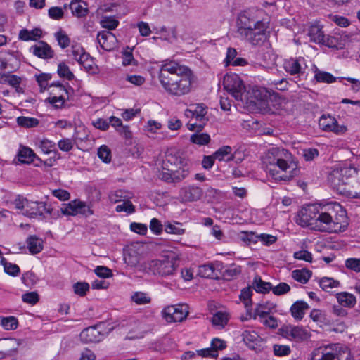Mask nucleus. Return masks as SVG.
I'll list each match as a JSON object with an SVG mask.
<instances>
[{
	"label": "nucleus",
	"instance_id": "f257e3e1",
	"mask_svg": "<svg viewBox=\"0 0 360 360\" xmlns=\"http://www.w3.org/2000/svg\"><path fill=\"white\" fill-rule=\"evenodd\" d=\"M263 163L272 177L278 181H290L298 175L299 169L292 161V155L284 148L272 147L263 157Z\"/></svg>",
	"mask_w": 360,
	"mask_h": 360
},
{
	"label": "nucleus",
	"instance_id": "f03ea898",
	"mask_svg": "<svg viewBox=\"0 0 360 360\" xmlns=\"http://www.w3.org/2000/svg\"><path fill=\"white\" fill-rule=\"evenodd\" d=\"M316 217L317 221L313 229L320 231H343L348 224L346 212L338 202L320 207Z\"/></svg>",
	"mask_w": 360,
	"mask_h": 360
},
{
	"label": "nucleus",
	"instance_id": "7ed1b4c3",
	"mask_svg": "<svg viewBox=\"0 0 360 360\" xmlns=\"http://www.w3.org/2000/svg\"><path fill=\"white\" fill-rule=\"evenodd\" d=\"M146 267L154 275L167 276L173 275L176 270V259L168 257L162 259H153L147 264Z\"/></svg>",
	"mask_w": 360,
	"mask_h": 360
},
{
	"label": "nucleus",
	"instance_id": "20e7f679",
	"mask_svg": "<svg viewBox=\"0 0 360 360\" xmlns=\"http://www.w3.org/2000/svg\"><path fill=\"white\" fill-rule=\"evenodd\" d=\"M352 173H356L355 169L342 168L334 170L329 174L328 179L334 189L343 194L342 189L348 188L350 184L349 179L347 176H352Z\"/></svg>",
	"mask_w": 360,
	"mask_h": 360
},
{
	"label": "nucleus",
	"instance_id": "39448f33",
	"mask_svg": "<svg viewBox=\"0 0 360 360\" xmlns=\"http://www.w3.org/2000/svg\"><path fill=\"white\" fill-rule=\"evenodd\" d=\"M190 107L193 108V120L195 122H188L187 128L189 131H202L209 121L207 117V108L203 103L192 104Z\"/></svg>",
	"mask_w": 360,
	"mask_h": 360
},
{
	"label": "nucleus",
	"instance_id": "423d86ee",
	"mask_svg": "<svg viewBox=\"0 0 360 360\" xmlns=\"http://www.w3.org/2000/svg\"><path fill=\"white\" fill-rule=\"evenodd\" d=\"M112 329L110 328L106 330L103 323H99L84 329L80 335V339L83 342H98L102 340Z\"/></svg>",
	"mask_w": 360,
	"mask_h": 360
},
{
	"label": "nucleus",
	"instance_id": "0eeeda50",
	"mask_svg": "<svg viewBox=\"0 0 360 360\" xmlns=\"http://www.w3.org/2000/svg\"><path fill=\"white\" fill-rule=\"evenodd\" d=\"M188 309L187 304L171 305L164 308L162 314L168 323L181 322L188 315Z\"/></svg>",
	"mask_w": 360,
	"mask_h": 360
},
{
	"label": "nucleus",
	"instance_id": "6e6552de",
	"mask_svg": "<svg viewBox=\"0 0 360 360\" xmlns=\"http://www.w3.org/2000/svg\"><path fill=\"white\" fill-rule=\"evenodd\" d=\"M188 72V68L187 66L179 65L173 60L166 62L161 67L159 75L160 81L161 83L167 84L168 80H165L168 79V75L179 77L180 75Z\"/></svg>",
	"mask_w": 360,
	"mask_h": 360
},
{
	"label": "nucleus",
	"instance_id": "1a4fd4ad",
	"mask_svg": "<svg viewBox=\"0 0 360 360\" xmlns=\"http://www.w3.org/2000/svg\"><path fill=\"white\" fill-rule=\"evenodd\" d=\"M341 349L338 344L319 347L312 352L311 360H340Z\"/></svg>",
	"mask_w": 360,
	"mask_h": 360
},
{
	"label": "nucleus",
	"instance_id": "9d476101",
	"mask_svg": "<svg viewBox=\"0 0 360 360\" xmlns=\"http://www.w3.org/2000/svg\"><path fill=\"white\" fill-rule=\"evenodd\" d=\"M253 46H261L267 41L269 32L266 31V26L264 22L260 23L258 27H255L252 31L247 34V36L242 37Z\"/></svg>",
	"mask_w": 360,
	"mask_h": 360
},
{
	"label": "nucleus",
	"instance_id": "9b49d317",
	"mask_svg": "<svg viewBox=\"0 0 360 360\" xmlns=\"http://www.w3.org/2000/svg\"><path fill=\"white\" fill-rule=\"evenodd\" d=\"M61 212L64 215L75 216L77 214H83L89 216L93 214V210L86 202L79 200H74L70 202L65 206L61 208Z\"/></svg>",
	"mask_w": 360,
	"mask_h": 360
},
{
	"label": "nucleus",
	"instance_id": "f8f14e48",
	"mask_svg": "<svg viewBox=\"0 0 360 360\" xmlns=\"http://www.w3.org/2000/svg\"><path fill=\"white\" fill-rule=\"evenodd\" d=\"M318 211L319 207L316 205H309L303 207L299 214V224L302 226H309L313 229V226H315L317 221Z\"/></svg>",
	"mask_w": 360,
	"mask_h": 360
},
{
	"label": "nucleus",
	"instance_id": "ddd939ff",
	"mask_svg": "<svg viewBox=\"0 0 360 360\" xmlns=\"http://www.w3.org/2000/svg\"><path fill=\"white\" fill-rule=\"evenodd\" d=\"M224 90H256L255 86H246L240 76L235 73H227L224 76Z\"/></svg>",
	"mask_w": 360,
	"mask_h": 360
},
{
	"label": "nucleus",
	"instance_id": "4468645a",
	"mask_svg": "<svg viewBox=\"0 0 360 360\" xmlns=\"http://www.w3.org/2000/svg\"><path fill=\"white\" fill-rule=\"evenodd\" d=\"M53 209L44 202H26V208L23 214L30 217L35 218L37 216H44V212L51 214Z\"/></svg>",
	"mask_w": 360,
	"mask_h": 360
},
{
	"label": "nucleus",
	"instance_id": "2eb2a0df",
	"mask_svg": "<svg viewBox=\"0 0 360 360\" xmlns=\"http://www.w3.org/2000/svg\"><path fill=\"white\" fill-rule=\"evenodd\" d=\"M315 79L318 82L332 83L338 82H343L345 78H336L330 73L327 72L318 71L315 74ZM346 80L351 84V88L353 90H360V81L353 78H347Z\"/></svg>",
	"mask_w": 360,
	"mask_h": 360
},
{
	"label": "nucleus",
	"instance_id": "dca6fc26",
	"mask_svg": "<svg viewBox=\"0 0 360 360\" xmlns=\"http://www.w3.org/2000/svg\"><path fill=\"white\" fill-rule=\"evenodd\" d=\"M260 23H263L261 20L255 21L250 18L246 14H240L237 20V32L241 37L247 36V34L252 31L255 27H258Z\"/></svg>",
	"mask_w": 360,
	"mask_h": 360
},
{
	"label": "nucleus",
	"instance_id": "f3484780",
	"mask_svg": "<svg viewBox=\"0 0 360 360\" xmlns=\"http://www.w3.org/2000/svg\"><path fill=\"white\" fill-rule=\"evenodd\" d=\"M202 189L195 186H187L181 188L179 191V199L181 202H194L202 197Z\"/></svg>",
	"mask_w": 360,
	"mask_h": 360
},
{
	"label": "nucleus",
	"instance_id": "a211bd4d",
	"mask_svg": "<svg viewBox=\"0 0 360 360\" xmlns=\"http://www.w3.org/2000/svg\"><path fill=\"white\" fill-rule=\"evenodd\" d=\"M98 42L105 51H110L114 49L116 37L110 31H101L97 34Z\"/></svg>",
	"mask_w": 360,
	"mask_h": 360
},
{
	"label": "nucleus",
	"instance_id": "6ab92c4d",
	"mask_svg": "<svg viewBox=\"0 0 360 360\" xmlns=\"http://www.w3.org/2000/svg\"><path fill=\"white\" fill-rule=\"evenodd\" d=\"M303 65H304V58L299 57L285 60L283 67L287 72L293 75L304 72L305 68Z\"/></svg>",
	"mask_w": 360,
	"mask_h": 360
},
{
	"label": "nucleus",
	"instance_id": "aec40b11",
	"mask_svg": "<svg viewBox=\"0 0 360 360\" xmlns=\"http://www.w3.org/2000/svg\"><path fill=\"white\" fill-rule=\"evenodd\" d=\"M356 174V179L352 176L349 181L350 184L348 186V188H343V195H347L354 198H360V171L356 173H352Z\"/></svg>",
	"mask_w": 360,
	"mask_h": 360
},
{
	"label": "nucleus",
	"instance_id": "412c9836",
	"mask_svg": "<svg viewBox=\"0 0 360 360\" xmlns=\"http://www.w3.org/2000/svg\"><path fill=\"white\" fill-rule=\"evenodd\" d=\"M31 49H32L34 55L41 58H52L54 55L51 47L43 41H40L37 44L32 46Z\"/></svg>",
	"mask_w": 360,
	"mask_h": 360
},
{
	"label": "nucleus",
	"instance_id": "4be33fe9",
	"mask_svg": "<svg viewBox=\"0 0 360 360\" xmlns=\"http://www.w3.org/2000/svg\"><path fill=\"white\" fill-rule=\"evenodd\" d=\"M319 127L326 131L339 132V126L335 117L330 115H322L319 120Z\"/></svg>",
	"mask_w": 360,
	"mask_h": 360
},
{
	"label": "nucleus",
	"instance_id": "5701e85b",
	"mask_svg": "<svg viewBox=\"0 0 360 360\" xmlns=\"http://www.w3.org/2000/svg\"><path fill=\"white\" fill-rule=\"evenodd\" d=\"M242 336L244 342L250 349L257 350L260 347L261 338L256 332L245 330Z\"/></svg>",
	"mask_w": 360,
	"mask_h": 360
},
{
	"label": "nucleus",
	"instance_id": "b1692460",
	"mask_svg": "<svg viewBox=\"0 0 360 360\" xmlns=\"http://www.w3.org/2000/svg\"><path fill=\"white\" fill-rule=\"evenodd\" d=\"M309 308L308 304L302 300L296 301L290 307V313L292 317L297 321H301L306 310Z\"/></svg>",
	"mask_w": 360,
	"mask_h": 360
},
{
	"label": "nucleus",
	"instance_id": "393cba45",
	"mask_svg": "<svg viewBox=\"0 0 360 360\" xmlns=\"http://www.w3.org/2000/svg\"><path fill=\"white\" fill-rule=\"evenodd\" d=\"M70 8L73 15L77 18L84 17L89 12L87 3L81 0H72L70 4Z\"/></svg>",
	"mask_w": 360,
	"mask_h": 360
},
{
	"label": "nucleus",
	"instance_id": "a878e982",
	"mask_svg": "<svg viewBox=\"0 0 360 360\" xmlns=\"http://www.w3.org/2000/svg\"><path fill=\"white\" fill-rule=\"evenodd\" d=\"M194 82V76L191 70L188 68V72L179 75L178 82L174 90H186L191 88Z\"/></svg>",
	"mask_w": 360,
	"mask_h": 360
},
{
	"label": "nucleus",
	"instance_id": "bb28decb",
	"mask_svg": "<svg viewBox=\"0 0 360 360\" xmlns=\"http://www.w3.org/2000/svg\"><path fill=\"white\" fill-rule=\"evenodd\" d=\"M35 158L39 160L30 148L22 147L18 151V160L21 163L30 164Z\"/></svg>",
	"mask_w": 360,
	"mask_h": 360
},
{
	"label": "nucleus",
	"instance_id": "cd10ccee",
	"mask_svg": "<svg viewBox=\"0 0 360 360\" xmlns=\"http://www.w3.org/2000/svg\"><path fill=\"white\" fill-rule=\"evenodd\" d=\"M216 160L219 161L229 162L234 159V155L232 154V148L229 146H224L219 148L213 153Z\"/></svg>",
	"mask_w": 360,
	"mask_h": 360
},
{
	"label": "nucleus",
	"instance_id": "c85d7f7f",
	"mask_svg": "<svg viewBox=\"0 0 360 360\" xmlns=\"http://www.w3.org/2000/svg\"><path fill=\"white\" fill-rule=\"evenodd\" d=\"M27 248L31 254L39 253L43 250V240L36 236H30L26 240Z\"/></svg>",
	"mask_w": 360,
	"mask_h": 360
},
{
	"label": "nucleus",
	"instance_id": "c756f323",
	"mask_svg": "<svg viewBox=\"0 0 360 360\" xmlns=\"http://www.w3.org/2000/svg\"><path fill=\"white\" fill-rule=\"evenodd\" d=\"M229 320V314L219 311L213 314L210 321L214 326L223 328L228 323Z\"/></svg>",
	"mask_w": 360,
	"mask_h": 360
},
{
	"label": "nucleus",
	"instance_id": "7c9ffc66",
	"mask_svg": "<svg viewBox=\"0 0 360 360\" xmlns=\"http://www.w3.org/2000/svg\"><path fill=\"white\" fill-rule=\"evenodd\" d=\"M308 36L311 41L321 44L325 34L319 25H313L309 28Z\"/></svg>",
	"mask_w": 360,
	"mask_h": 360
},
{
	"label": "nucleus",
	"instance_id": "2f4dec72",
	"mask_svg": "<svg viewBox=\"0 0 360 360\" xmlns=\"http://www.w3.org/2000/svg\"><path fill=\"white\" fill-rule=\"evenodd\" d=\"M15 341L13 340H0V359L7 356H11L13 353Z\"/></svg>",
	"mask_w": 360,
	"mask_h": 360
},
{
	"label": "nucleus",
	"instance_id": "473e14b6",
	"mask_svg": "<svg viewBox=\"0 0 360 360\" xmlns=\"http://www.w3.org/2000/svg\"><path fill=\"white\" fill-rule=\"evenodd\" d=\"M252 287L257 292L260 293L269 292L272 288L271 283L263 281L259 276L255 277Z\"/></svg>",
	"mask_w": 360,
	"mask_h": 360
},
{
	"label": "nucleus",
	"instance_id": "72a5a7b5",
	"mask_svg": "<svg viewBox=\"0 0 360 360\" xmlns=\"http://www.w3.org/2000/svg\"><path fill=\"white\" fill-rule=\"evenodd\" d=\"M337 299L339 304L343 307H352L356 304L355 297L348 292L338 293Z\"/></svg>",
	"mask_w": 360,
	"mask_h": 360
},
{
	"label": "nucleus",
	"instance_id": "f704fd0d",
	"mask_svg": "<svg viewBox=\"0 0 360 360\" xmlns=\"http://www.w3.org/2000/svg\"><path fill=\"white\" fill-rule=\"evenodd\" d=\"M274 307V304L268 302L257 304L255 309V315L253 318L255 319L257 316H259V317L266 316L271 313Z\"/></svg>",
	"mask_w": 360,
	"mask_h": 360
},
{
	"label": "nucleus",
	"instance_id": "c9c22d12",
	"mask_svg": "<svg viewBox=\"0 0 360 360\" xmlns=\"http://www.w3.org/2000/svg\"><path fill=\"white\" fill-rule=\"evenodd\" d=\"M311 271L306 269L292 271V277L301 283H307L311 276Z\"/></svg>",
	"mask_w": 360,
	"mask_h": 360
},
{
	"label": "nucleus",
	"instance_id": "e433bc0d",
	"mask_svg": "<svg viewBox=\"0 0 360 360\" xmlns=\"http://www.w3.org/2000/svg\"><path fill=\"white\" fill-rule=\"evenodd\" d=\"M22 81L21 77L11 74H3L0 75V83L8 84L13 88L16 89Z\"/></svg>",
	"mask_w": 360,
	"mask_h": 360
},
{
	"label": "nucleus",
	"instance_id": "4c0bfd02",
	"mask_svg": "<svg viewBox=\"0 0 360 360\" xmlns=\"http://www.w3.org/2000/svg\"><path fill=\"white\" fill-rule=\"evenodd\" d=\"M164 230L166 233L174 235H183L185 229L181 228V224L179 222H165L164 224Z\"/></svg>",
	"mask_w": 360,
	"mask_h": 360
},
{
	"label": "nucleus",
	"instance_id": "58836bf2",
	"mask_svg": "<svg viewBox=\"0 0 360 360\" xmlns=\"http://www.w3.org/2000/svg\"><path fill=\"white\" fill-rule=\"evenodd\" d=\"M198 274L203 278H214L217 277L215 268L212 264H204L199 266Z\"/></svg>",
	"mask_w": 360,
	"mask_h": 360
},
{
	"label": "nucleus",
	"instance_id": "ea45409f",
	"mask_svg": "<svg viewBox=\"0 0 360 360\" xmlns=\"http://www.w3.org/2000/svg\"><path fill=\"white\" fill-rule=\"evenodd\" d=\"M201 131H196V133L192 134L190 137V141L193 143L198 144L199 146L207 145L210 141V136L208 134L200 133Z\"/></svg>",
	"mask_w": 360,
	"mask_h": 360
},
{
	"label": "nucleus",
	"instance_id": "a19ab883",
	"mask_svg": "<svg viewBox=\"0 0 360 360\" xmlns=\"http://www.w3.org/2000/svg\"><path fill=\"white\" fill-rule=\"evenodd\" d=\"M309 336L308 331L302 326H292V340L299 342L307 340Z\"/></svg>",
	"mask_w": 360,
	"mask_h": 360
},
{
	"label": "nucleus",
	"instance_id": "79ce46f5",
	"mask_svg": "<svg viewBox=\"0 0 360 360\" xmlns=\"http://www.w3.org/2000/svg\"><path fill=\"white\" fill-rule=\"evenodd\" d=\"M241 273V267L235 264H231L223 271V276L226 280H232Z\"/></svg>",
	"mask_w": 360,
	"mask_h": 360
},
{
	"label": "nucleus",
	"instance_id": "37998d69",
	"mask_svg": "<svg viewBox=\"0 0 360 360\" xmlns=\"http://www.w3.org/2000/svg\"><path fill=\"white\" fill-rule=\"evenodd\" d=\"M57 73L60 77L72 80L74 79V74L70 70V68L64 62H61L58 65Z\"/></svg>",
	"mask_w": 360,
	"mask_h": 360
},
{
	"label": "nucleus",
	"instance_id": "c03bdc74",
	"mask_svg": "<svg viewBox=\"0 0 360 360\" xmlns=\"http://www.w3.org/2000/svg\"><path fill=\"white\" fill-rule=\"evenodd\" d=\"M34 77L41 90H45L49 87V82L52 79V75L50 73L41 72L39 75L36 74Z\"/></svg>",
	"mask_w": 360,
	"mask_h": 360
},
{
	"label": "nucleus",
	"instance_id": "a18cd8bd",
	"mask_svg": "<svg viewBox=\"0 0 360 360\" xmlns=\"http://www.w3.org/2000/svg\"><path fill=\"white\" fill-rule=\"evenodd\" d=\"M17 123L19 126L30 128L37 126L39 120L36 118L21 116L17 118Z\"/></svg>",
	"mask_w": 360,
	"mask_h": 360
},
{
	"label": "nucleus",
	"instance_id": "49530a36",
	"mask_svg": "<svg viewBox=\"0 0 360 360\" xmlns=\"http://www.w3.org/2000/svg\"><path fill=\"white\" fill-rule=\"evenodd\" d=\"M319 285L323 290L329 291L331 288L338 287L340 282L332 278L324 277L320 280Z\"/></svg>",
	"mask_w": 360,
	"mask_h": 360
},
{
	"label": "nucleus",
	"instance_id": "de8ad7c7",
	"mask_svg": "<svg viewBox=\"0 0 360 360\" xmlns=\"http://www.w3.org/2000/svg\"><path fill=\"white\" fill-rule=\"evenodd\" d=\"M1 325L6 330H15L18 326V319L14 316L3 317Z\"/></svg>",
	"mask_w": 360,
	"mask_h": 360
},
{
	"label": "nucleus",
	"instance_id": "09e8293b",
	"mask_svg": "<svg viewBox=\"0 0 360 360\" xmlns=\"http://www.w3.org/2000/svg\"><path fill=\"white\" fill-rule=\"evenodd\" d=\"M321 44L329 48L338 49L341 48L342 43L339 38L332 36H325Z\"/></svg>",
	"mask_w": 360,
	"mask_h": 360
},
{
	"label": "nucleus",
	"instance_id": "8fccbe9b",
	"mask_svg": "<svg viewBox=\"0 0 360 360\" xmlns=\"http://www.w3.org/2000/svg\"><path fill=\"white\" fill-rule=\"evenodd\" d=\"M123 60L122 65L124 66H128L131 65H137L136 60L134 59L132 54V49L127 46L123 51Z\"/></svg>",
	"mask_w": 360,
	"mask_h": 360
},
{
	"label": "nucleus",
	"instance_id": "3c124183",
	"mask_svg": "<svg viewBox=\"0 0 360 360\" xmlns=\"http://www.w3.org/2000/svg\"><path fill=\"white\" fill-rule=\"evenodd\" d=\"M131 300L137 304H146L151 302V298L145 292H136L131 296Z\"/></svg>",
	"mask_w": 360,
	"mask_h": 360
},
{
	"label": "nucleus",
	"instance_id": "603ef678",
	"mask_svg": "<svg viewBox=\"0 0 360 360\" xmlns=\"http://www.w3.org/2000/svg\"><path fill=\"white\" fill-rule=\"evenodd\" d=\"M122 202V204L117 205L115 208L117 212H126L129 214H131L135 212V207L133 205L131 202L129 200V199L124 200Z\"/></svg>",
	"mask_w": 360,
	"mask_h": 360
},
{
	"label": "nucleus",
	"instance_id": "864d4df0",
	"mask_svg": "<svg viewBox=\"0 0 360 360\" xmlns=\"http://www.w3.org/2000/svg\"><path fill=\"white\" fill-rule=\"evenodd\" d=\"M119 24L117 20L113 17H103L101 20V25L103 27L108 29L109 30H115Z\"/></svg>",
	"mask_w": 360,
	"mask_h": 360
},
{
	"label": "nucleus",
	"instance_id": "5fc2aeb1",
	"mask_svg": "<svg viewBox=\"0 0 360 360\" xmlns=\"http://www.w3.org/2000/svg\"><path fill=\"white\" fill-rule=\"evenodd\" d=\"M240 239L248 245L251 243L255 244L259 240V235H256L254 232L252 231H243L240 233Z\"/></svg>",
	"mask_w": 360,
	"mask_h": 360
},
{
	"label": "nucleus",
	"instance_id": "6e6d98bb",
	"mask_svg": "<svg viewBox=\"0 0 360 360\" xmlns=\"http://www.w3.org/2000/svg\"><path fill=\"white\" fill-rule=\"evenodd\" d=\"M75 294L79 296H84L89 290V285L86 282H77L73 285Z\"/></svg>",
	"mask_w": 360,
	"mask_h": 360
},
{
	"label": "nucleus",
	"instance_id": "4d7b16f0",
	"mask_svg": "<svg viewBox=\"0 0 360 360\" xmlns=\"http://www.w3.org/2000/svg\"><path fill=\"white\" fill-rule=\"evenodd\" d=\"M55 37L58 41L59 46L62 49H65L70 46V39L67 34H65L63 32L60 31L56 32L55 34Z\"/></svg>",
	"mask_w": 360,
	"mask_h": 360
},
{
	"label": "nucleus",
	"instance_id": "13d9d810",
	"mask_svg": "<svg viewBox=\"0 0 360 360\" xmlns=\"http://www.w3.org/2000/svg\"><path fill=\"white\" fill-rule=\"evenodd\" d=\"M98 156L104 162L108 163L111 160V152L108 146L103 145L101 146L98 150Z\"/></svg>",
	"mask_w": 360,
	"mask_h": 360
},
{
	"label": "nucleus",
	"instance_id": "bf43d9fd",
	"mask_svg": "<svg viewBox=\"0 0 360 360\" xmlns=\"http://www.w3.org/2000/svg\"><path fill=\"white\" fill-rule=\"evenodd\" d=\"M55 143L48 139L41 140L39 143V148L46 154L51 153L54 150Z\"/></svg>",
	"mask_w": 360,
	"mask_h": 360
},
{
	"label": "nucleus",
	"instance_id": "052dcab7",
	"mask_svg": "<svg viewBox=\"0 0 360 360\" xmlns=\"http://www.w3.org/2000/svg\"><path fill=\"white\" fill-rule=\"evenodd\" d=\"M149 227L153 233L160 235L163 231L164 225L162 224L159 219L153 218L150 220Z\"/></svg>",
	"mask_w": 360,
	"mask_h": 360
},
{
	"label": "nucleus",
	"instance_id": "680f3d73",
	"mask_svg": "<svg viewBox=\"0 0 360 360\" xmlns=\"http://www.w3.org/2000/svg\"><path fill=\"white\" fill-rule=\"evenodd\" d=\"M189 174L188 168H182L172 172L173 182H179L184 179Z\"/></svg>",
	"mask_w": 360,
	"mask_h": 360
},
{
	"label": "nucleus",
	"instance_id": "e2e57ef3",
	"mask_svg": "<svg viewBox=\"0 0 360 360\" xmlns=\"http://www.w3.org/2000/svg\"><path fill=\"white\" fill-rule=\"evenodd\" d=\"M252 290L250 288H245L241 290V293L240 295V299L244 302L245 306L247 307L249 305L252 304L251 302V296H252Z\"/></svg>",
	"mask_w": 360,
	"mask_h": 360
},
{
	"label": "nucleus",
	"instance_id": "0e129e2a",
	"mask_svg": "<svg viewBox=\"0 0 360 360\" xmlns=\"http://www.w3.org/2000/svg\"><path fill=\"white\" fill-rule=\"evenodd\" d=\"M272 292L276 295H281L288 292L290 287L286 283H280L278 285L272 287Z\"/></svg>",
	"mask_w": 360,
	"mask_h": 360
},
{
	"label": "nucleus",
	"instance_id": "69168bd1",
	"mask_svg": "<svg viewBox=\"0 0 360 360\" xmlns=\"http://www.w3.org/2000/svg\"><path fill=\"white\" fill-rule=\"evenodd\" d=\"M274 353L278 356H286L290 353V348L287 345H274Z\"/></svg>",
	"mask_w": 360,
	"mask_h": 360
},
{
	"label": "nucleus",
	"instance_id": "338daca9",
	"mask_svg": "<svg viewBox=\"0 0 360 360\" xmlns=\"http://www.w3.org/2000/svg\"><path fill=\"white\" fill-rule=\"evenodd\" d=\"M94 272L98 276L103 278H110L112 276V271L104 266H98L95 269Z\"/></svg>",
	"mask_w": 360,
	"mask_h": 360
},
{
	"label": "nucleus",
	"instance_id": "774afa93",
	"mask_svg": "<svg viewBox=\"0 0 360 360\" xmlns=\"http://www.w3.org/2000/svg\"><path fill=\"white\" fill-rule=\"evenodd\" d=\"M347 268L354 270L356 272H360V259L349 258L345 262Z\"/></svg>",
	"mask_w": 360,
	"mask_h": 360
}]
</instances>
